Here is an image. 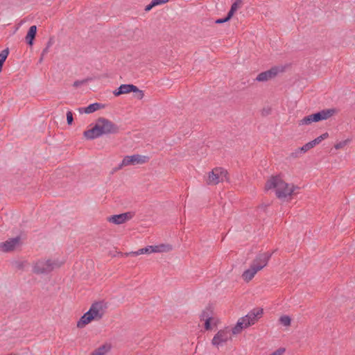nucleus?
I'll return each mask as SVG.
<instances>
[{
    "label": "nucleus",
    "mask_w": 355,
    "mask_h": 355,
    "mask_svg": "<svg viewBox=\"0 0 355 355\" xmlns=\"http://www.w3.org/2000/svg\"><path fill=\"white\" fill-rule=\"evenodd\" d=\"M265 189L268 191L272 190L279 199L286 200L291 198L299 188L293 183L287 182L283 175H276L268 179Z\"/></svg>",
    "instance_id": "nucleus-1"
},
{
    "label": "nucleus",
    "mask_w": 355,
    "mask_h": 355,
    "mask_svg": "<svg viewBox=\"0 0 355 355\" xmlns=\"http://www.w3.org/2000/svg\"><path fill=\"white\" fill-rule=\"evenodd\" d=\"M119 132L118 126L111 121L99 118L91 128L84 132V137L87 139H94L103 135L114 134Z\"/></svg>",
    "instance_id": "nucleus-2"
},
{
    "label": "nucleus",
    "mask_w": 355,
    "mask_h": 355,
    "mask_svg": "<svg viewBox=\"0 0 355 355\" xmlns=\"http://www.w3.org/2000/svg\"><path fill=\"white\" fill-rule=\"evenodd\" d=\"M270 257L271 254L268 252L258 254L252 261L249 268L242 274L243 279L246 282L251 281L257 272L262 270L267 265Z\"/></svg>",
    "instance_id": "nucleus-3"
},
{
    "label": "nucleus",
    "mask_w": 355,
    "mask_h": 355,
    "mask_svg": "<svg viewBox=\"0 0 355 355\" xmlns=\"http://www.w3.org/2000/svg\"><path fill=\"white\" fill-rule=\"evenodd\" d=\"M64 263L58 259H49L37 261L33 266V272L36 274L49 273L60 268Z\"/></svg>",
    "instance_id": "nucleus-4"
},
{
    "label": "nucleus",
    "mask_w": 355,
    "mask_h": 355,
    "mask_svg": "<svg viewBox=\"0 0 355 355\" xmlns=\"http://www.w3.org/2000/svg\"><path fill=\"white\" fill-rule=\"evenodd\" d=\"M336 113V110L327 109L322 110L317 113L310 114L304 116L298 121L299 125H309L313 123H316L320 121L327 120L334 116Z\"/></svg>",
    "instance_id": "nucleus-5"
},
{
    "label": "nucleus",
    "mask_w": 355,
    "mask_h": 355,
    "mask_svg": "<svg viewBox=\"0 0 355 355\" xmlns=\"http://www.w3.org/2000/svg\"><path fill=\"white\" fill-rule=\"evenodd\" d=\"M229 176L227 170L220 167H216L207 173L206 182L209 185H216L220 182L228 181Z\"/></svg>",
    "instance_id": "nucleus-6"
},
{
    "label": "nucleus",
    "mask_w": 355,
    "mask_h": 355,
    "mask_svg": "<svg viewBox=\"0 0 355 355\" xmlns=\"http://www.w3.org/2000/svg\"><path fill=\"white\" fill-rule=\"evenodd\" d=\"M149 160V157L146 155L135 154L132 155H127L123 157L121 163L120 164L119 168H122L123 167L130 166V165H137V164H143L148 162Z\"/></svg>",
    "instance_id": "nucleus-7"
},
{
    "label": "nucleus",
    "mask_w": 355,
    "mask_h": 355,
    "mask_svg": "<svg viewBox=\"0 0 355 355\" xmlns=\"http://www.w3.org/2000/svg\"><path fill=\"white\" fill-rule=\"evenodd\" d=\"M284 67L275 66L266 71L260 73L256 78L259 82H266L275 78L278 74L284 71Z\"/></svg>",
    "instance_id": "nucleus-8"
},
{
    "label": "nucleus",
    "mask_w": 355,
    "mask_h": 355,
    "mask_svg": "<svg viewBox=\"0 0 355 355\" xmlns=\"http://www.w3.org/2000/svg\"><path fill=\"white\" fill-rule=\"evenodd\" d=\"M133 216L134 214L132 212H125L121 214L111 216L107 218V220L110 223L116 225H121L130 220Z\"/></svg>",
    "instance_id": "nucleus-9"
},
{
    "label": "nucleus",
    "mask_w": 355,
    "mask_h": 355,
    "mask_svg": "<svg viewBox=\"0 0 355 355\" xmlns=\"http://www.w3.org/2000/svg\"><path fill=\"white\" fill-rule=\"evenodd\" d=\"M20 245V239L19 237L10 239L5 242L0 243V251L7 252L17 248Z\"/></svg>",
    "instance_id": "nucleus-10"
},
{
    "label": "nucleus",
    "mask_w": 355,
    "mask_h": 355,
    "mask_svg": "<svg viewBox=\"0 0 355 355\" xmlns=\"http://www.w3.org/2000/svg\"><path fill=\"white\" fill-rule=\"evenodd\" d=\"M263 309L256 308L250 311L246 315L243 316L250 326L254 324L263 315Z\"/></svg>",
    "instance_id": "nucleus-11"
},
{
    "label": "nucleus",
    "mask_w": 355,
    "mask_h": 355,
    "mask_svg": "<svg viewBox=\"0 0 355 355\" xmlns=\"http://www.w3.org/2000/svg\"><path fill=\"white\" fill-rule=\"evenodd\" d=\"M231 338L228 335V331L225 329L220 330L214 336L211 343L213 345L218 347L220 345L226 343Z\"/></svg>",
    "instance_id": "nucleus-12"
},
{
    "label": "nucleus",
    "mask_w": 355,
    "mask_h": 355,
    "mask_svg": "<svg viewBox=\"0 0 355 355\" xmlns=\"http://www.w3.org/2000/svg\"><path fill=\"white\" fill-rule=\"evenodd\" d=\"M103 308V302H95L92 304L89 311L93 315L94 320H100L103 318V313L102 312Z\"/></svg>",
    "instance_id": "nucleus-13"
},
{
    "label": "nucleus",
    "mask_w": 355,
    "mask_h": 355,
    "mask_svg": "<svg viewBox=\"0 0 355 355\" xmlns=\"http://www.w3.org/2000/svg\"><path fill=\"white\" fill-rule=\"evenodd\" d=\"M200 319L205 320V329L206 330H210L211 329V320L213 319L212 310L211 309V307H207L202 311L200 314Z\"/></svg>",
    "instance_id": "nucleus-14"
},
{
    "label": "nucleus",
    "mask_w": 355,
    "mask_h": 355,
    "mask_svg": "<svg viewBox=\"0 0 355 355\" xmlns=\"http://www.w3.org/2000/svg\"><path fill=\"white\" fill-rule=\"evenodd\" d=\"M134 89H136V86L132 84H123L120 87L113 92V94L115 96H119L122 94H128Z\"/></svg>",
    "instance_id": "nucleus-15"
},
{
    "label": "nucleus",
    "mask_w": 355,
    "mask_h": 355,
    "mask_svg": "<svg viewBox=\"0 0 355 355\" xmlns=\"http://www.w3.org/2000/svg\"><path fill=\"white\" fill-rule=\"evenodd\" d=\"M94 320V318L93 315L90 313L89 311H88L85 313H84V315L78 321L77 327L78 328H83L86 324H89Z\"/></svg>",
    "instance_id": "nucleus-16"
},
{
    "label": "nucleus",
    "mask_w": 355,
    "mask_h": 355,
    "mask_svg": "<svg viewBox=\"0 0 355 355\" xmlns=\"http://www.w3.org/2000/svg\"><path fill=\"white\" fill-rule=\"evenodd\" d=\"M245 318L242 317L239 318L236 325L232 328V334L236 335L241 332L243 329H245L250 327L249 324H247V322L245 320Z\"/></svg>",
    "instance_id": "nucleus-17"
},
{
    "label": "nucleus",
    "mask_w": 355,
    "mask_h": 355,
    "mask_svg": "<svg viewBox=\"0 0 355 355\" xmlns=\"http://www.w3.org/2000/svg\"><path fill=\"white\" fill-rule=\"evenodd\" d=\"M36 33H37L36 26H31L27 33V35L26 36V40L29 45L33 44V42L36 35Z\"/></svg>",
    "instance_id": "nucleus-18"
},
{
    "label": "nucleus",
    "mask_w": 355,
    "mask_h": 355,
    "mask_svg": "<svg viewBox=\"0 0 355 355\" xmlns=\"http://www.w3.org/2000/svg\"><path fill=\"white\" fill-rule=\"evenodd\" d=\"M144 254H150L149 245L146 248H141V249L138 250L137 251L126 253L125 255L126 256H138V255Z\"/></svg>",
    "instance_id": "nucleus-19"
},
{
    "label": "nucleus",
    "mask_w": 355,
    "mask_h": 355,
    "mask_svg": "<svg viewBox=\"0 0 355 355\" xmlns=\"http://www.w3.org/2000/svg\"><path fill=\"white\" fill-rule=\"evenodd\" d=\"M100 107L101 105L98 103L90 104L87 107L84 108V112L87 114H90L98 110Z\"/></svg>",
    "instance_id": "nucleus-20"
},
{
    "label": "nucleus",
    "mask_w": 355,
    "mask_h": 355,
    "mask_svg": "<svg viewBox=\"0 0 355 355\" xmlns=\"http://www.w3.org/2000/svg\"><path fill=\"white\" fill-rule=\"evenodd\" d=\"M173 249L172 245L167 243H162L158 245V253L168 252Z\"/></svg>",
    "instance_id": "nucleus-21"
},
{
    "label": "nucleus",
    "mask_w": 355,
    "mask_h": 355,
    "mask_svg": "<svg viewBox=\"0 0 355 355\" xmlns=\"http://www.w3.org/2000/svg\"><path fill=\"white\" fill-rule=\"evenodd\" d=\"M329 137V134L327 132H324L320 136L318 137L315 139L312 140L311 142L315 147V146L320 144L323 140L327 139Z\"/></svg>",
    "instance_id": "nucleus-22"
},
{
    "label": "nucleus",
    "mask_w": 355,
    "mask_h": 355,
    "mask_svg": "<svg viewBox=\"0 0 355 355\" xmlns=\"http://www.w3.org/2000/svg\"><path fill=\"white\" fill-rule=\"evenodd\" d=\"M329 137V134L327 132H324L320 136L318 137L315 139L312 140L311 142L315 147V146L320 144L323 140L327 139Z\"/></svg>",
    "instance_id": "nucleus-23"
},
{
    "label": "nucleus",
    "mask_w": 355,
    "mask_h": 355,
    "mask_svg": "<svg viewBox=\"0 0 355 355\" xmlns=\"http://www.w3.org/2000/svg\"><path fill=\"white\" fill-rule=\"evenodd\" d=\"M241 4V1L238 0L232 5L231 9L227 14L229 15V17H232L233 16L234 13L240 8Z\"/></svg>",
    "instance_id": "nucleus-24"
},
{
    "label": "nucleus",
    "mask_w": 355,
    "mask_h": 355,
    "mask_svg": "<svg viewBox=\"0 0 355 355\" xmlns=\"http://www.w3.org/2000/svg\"><path fill=\"white\" fill-rule=\"evenodd\" d=\"M8 55V49L3 50L0 53V72L2 71L3 64L4 62L6 61Z\"/></svg>",
    "instance_id": "nucleus-25"
},
{
    "label": "nucleus",
    "mask_w": 355,
    "mask_h": 355,
    "mask_svg": "<svg viewBox=\"0 0 355 355\" xmlns=\"http://www.w3.org/2000/svg\"><path fill=\"white\" fill-rule=\"evenodd\" d=\"M313 148H314V146L311 141L306 143V144H304V146H302L301 148H300L298 149V150L300 153H305L307 151H309V150L312 149Z\"/></svg>",
    "instance_id": "nucleus-26"
},
{
    "label": "nucleus",
    "mask_w": 355,
    "mask_h": 355,
    "mask_svg": "<svg viewBox=\"0 0 355 355\" xmlns=\"http://www.w3.org/2000/svg\"><path fill=\"white\" fill-rule=\"evenodd\" d=\"M279 322L284 326L288 327L291 324V319L288 315H282L279 318Z\"/></svg>",
    "instance_id": "nucleus-27"
},
{
    "label": "nucleus",
    "mask_w": 355,
    "mask_h": 355,
    "mask_svg": "<svg viewBox=\"0 0 355 355\" xmlns=\"http://www.w3.org/2000/svg\"><path fill=\"white\" fill-rule=\"evenodd\" d=\"M109 349V347L106 345H102L100 347H98L97 349H96L94 352L96 355H104Z\"/></svg>",
    "instance_id": "nucleus-28"
},
{
    "label": "nucleus",
    "mask_w": 355,
    "mask_h": 355,
    "mask_svg": "<svg viewBox=\"0 0 355 355\" xmlns=\"http://www.w3.org/2000/svg\"><path fill=\"white\" fill-rule=\"evenodd\" d=\"M350 140L349 139H345V140H343V141H339L338 143H336L335 145H334V148L337 150L338 149H342L345 146H346L349 143Z\"/></svg>",
    "instance_id": "nucleus-29"
},
{
    "label": "nucleus",
    "mask_w": 355,
    "mask_h": 355,
    "mask_svg": "<svg viewBox=\"0 0 355 355\" xmlns=\"http://www.w3.org/2000/svg\"><path fill=\"white\" fill-rule=\"evenodd\" d=\"M133 93H135V98H137V99H142L144 96V93L142 90H140L137 86H136V89L134 91H132Z\"/></svg>",
    "instance_id": "nucleus-30"
},
{
    "label": "nucleus",
    "mask_w": 355,
    "mask_h": 355,
    "mask_svg": "<svg viewBox=\"0 0 355 355\" xmlns=\"http://www.w3.org/2000/svg\"><path fill=\"white\" fill-rule=\"evenodd\" d=\"M67 121L68 124H71L73 121V114L70 111L67 112Z\"/></svg>",
    "instance_id": "nucleus-31"
},
{
    "label": "nucleus",
    "mask_w": 355,
    "mask_h": 355,
    "mask_svg": "<svg viewBox=\"0 0 355 355\" xmlns=\"http://www.w3.org/2000/svg\"><path fill=\"white\" fill-rule=\"evenodd\" d=\"M149 248H150V254L151 253H158V252H159L158 245H149Z\"/></svg>",
    "instance_id": "nucleus-32"
},
{
    "label": "nucleus",
    "mask_w": 355,
    "mask_h": 355,
    "mask_svg": "<svg viewBox=\"0 0 355 355\" xmlns=\"http://www.w3.org/2000/svg\"><path fill=\"white\" fill-rule=\"evenodd\" d=\"M155 6L164 4L168 1V0H153Z\"/></svg>",
    "instance_id": "nucleus-33"
},
{
    "label": "nucleus",
    "mask_w": 355,
    "mask_h": 355,
    "mask_svg": "<svg viewBox=\"0 0 355 355\" xmlns=\"http://www.w3.org/2000/svg\"><path fill=\"white\" fill-rule=\"evenodd\" d=\"M50 43L48 44V46L46 48H45L44 49H43L42 52V56H41V58H40V62L42 61L43 60V57L49 52V47L50 46Z\"/></svg>",
    "instance_id": "nucleus-34"
},
{
    "label": "nucleus",
    "mask_w": 355,
    "mask_h": 355,
    "mask_svg": "<svg viewBox=\"0 0 355 355\" xmlns=\"http://www.w3.org/2000/svg\"><path fill=\"white\" fill-rule=\"evenodd\" d=\"M155 6V5L154 4L153 1H152V2L150 4H148V6H146L145 10L146 12H148Z\"/></svg>",
    "instance_id": "nucleus-35"
},
{
    "label": "nucleus",
    "mask_w": 355,
    "mask_h": 355,
    "mask_svg": "<svg viewBox=\"0 0 355 355\" xmlns=\"http://www.w3.org/2000/svg\"><path fill=\"white\" fill-rule=\"evenodd\" d=\"M231 19V17H229V15H227V16L225 18V19H218L216 21V23L218 24H221V23H224V22H226L228 20H230Z\"/></svg>",
    "instance_id": "nucleus-36"
},
{
    "label": "nucleus",
    "mask_w": 355,
    "mask_h": 355,
    "mask_svg": "<svg viewBox=\"0 0 355 355\" xmlns=\"http://www.w3.org/2000/svg\"><path fill=\"white\" fill-rule=\"evenodd\" d=\"M284 350L285 349L283 348H279L277 350H276L275 352H272L271 354L282 355V353L284 352Z\"/></svg>",
    "instance_id": "nucleus-37"
},
{
    "label": "nucleus",
    "mask_w": 355,
    "mask_h": 355,
    "mask_svg": "<svg viewBox=\"0 0 355 355\" xmlns=\"http://www.w3.org/2000/svg\"><path fill=\"white\" fill-rule=\"evenodd\" d=\"M74 85L78 86V82H76V83H74Z\"/></svg>",
    "instance_id": "nucleus-38"
},
{
    "label": "nucleus",
    "mask_w": 355,
    "mask_h": 355,
    "mask_svg": "<svg viewBox=\"0 0 355 355\" xmlns=\"http://www.w3.org/2000/svg\"><path fill=\"white\" fill-rule=\"evenodd\" d=\"M91 355H96L94 352L91 354Z\"/></svg>",
    "instance_id": "nucleus-39"
}]
</instances>
